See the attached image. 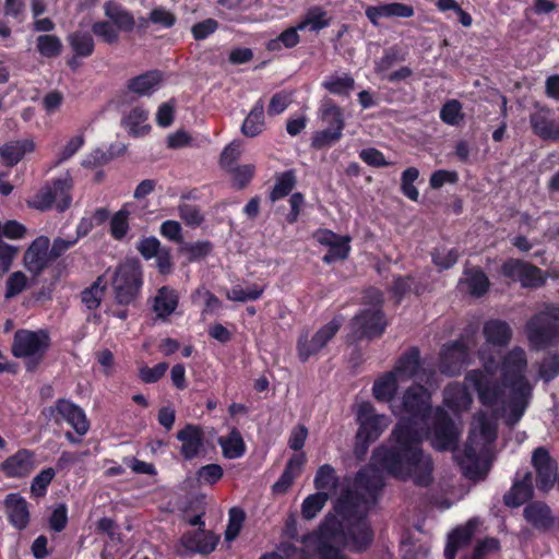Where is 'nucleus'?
Returning a JSON list of instances; mask_svg holds the SVG:
<instances>
[{
  "label": "nucleus",
  "mask_w": 559,
  "mask_h": 559,
  "mask_svg": "<svg viewBox=\"0 0 559 559\" xmlns=\"http://www.w3.org/2000/svg\"><path fill=\"white\" fill-rule=\"evenodd\" d=\"M263 290L264 288L257 284L250 285L246 288L240 285H236L227 292L226 297L233 301L246 302L259 299L262 296Z\"/></svg>",
  "instance_id": "obj_45"
},
{
  "label": "nucleus",
  "mask_w": 559,
  "mask_h": 559,
  "mask_svg": "<svg viewBox=\"0 0 559 559\" xmlns=\"http://www.w3.org/2000/svg\"><path fill=\"white\" fill-rule=\"evenodd\" d=\"M105 283L98 277L88 288L82 292V302L84 306L94 310L97 309L105 296Z\"/></svg>",
  "instance_id": "obj_44"
},
{
  "label": "nucleus",
  "mask_w": 559,
  "mask_h": 559,
  "mask_svg": "<svg viewBox=\"0 0 559 559\" xmlns=\"http://www.w3.org/2000/svg\"><path fill=\"white\" fill-rule=\"evenodd\" d=\"M105 15L120 31L129 32L134 27L132 14L115 2H107L105 4Z\"/></svg>",
  "instance_id": "obj_38"
},
{
  "label": "nucleus",
  "mask_w": 559,
  "mask_h": 559,
  "mask_svg": "<svg viewBox=\"0 0 559 559\" xmlns=\"http://www.w3.org/2000/svg\"><path fill=\"white\" fill-rule=\"evenodd\" d=\"M128 216L129 212L126 209H121L112 216L110 229L116 239H122L127 235L129 229Z\"/></svg>",
  "instance_id": "obj_56"
},
{
  "label": "nucleus",
  "mask_w": 559,
  "mask_h": 559,
  "mask_svg": "<svg viewBox=\"0 0 559 559\" xmlns=\"http://www.w3.org/2000/svg\"><path fill=\"white\" fill-rule=\"evenodd\" d=\"M148 112L142 107L132 108L122 119V123L128 132L138 138L147 134L151 126L146 122Z\"/></svg>",
  "instance_id": "obj_34"
},
{
  "label": "nucleus",
  "mask_w": 559,
  "mask_h": 559,
  "mask_svg": "<svg viewBox=\"0 0 559 559\" xmlns=\"http://www.w3.org/2000/svg\"><path fill=\"white\" fill-rule=\"evenodd\" d=\"M1 472L9 478H23L35 468L34 453L22 449L7 457L1 464Z\"/></svg>",
  "instance_id": "obj_19"
},
{
  "label": "nucleus",
  "mask_w": 559,
  "mask_h": 559,
  "mask_svg": "<svg viewBox=\"0 0 559 559\" xmlns=\"http://www.w3.org/2000/svg\"><path fill=\"white\" fill-rule=\"evenodd\" d=\"M218 443L227 459H238L245 453V442L237 429H233L227 437H221Z\"/></svg>",
  "instance_id": "obj_41"
},
{
  "label": "nucleus",
  "mask_w": 559,
  "mask_h": 559,
  "mask_svg": "<svg viewBox=\"0 0 559 559\" xmlns=\"http://www.w3.org/2000/svg\"><path fill=\"white\" fill-rule=\"evenodd\" d=\"M265 130L264 102L258 99L247 117L245 118L240 131L247 138H255Z\"/></svg>",
  "instance_id": "obj_30"
},
{
  "label": "nucleus",
  "mask_w": 559,
  "mask_h": 559,
  "mask_svg": "<svg viewBox=\"0 0 559 559\" xmlns=\"http://www.w3.org/2000/svg\"><path fill=\"white\" fill-rule=\"evenodd\" d=\"M425 436L426 430L423 428L399 423L391 432V444L374 449L371 463L357 473L355 492H341L338 508L345 518L347 540L356 549H361L373 540V531L367 514L376 504L383 487L379 467L394 478L412 480L416 486L427 487L432 483L433 462L430 454L421 448Z\"/></svg>",
  "instance_id": "obj_2"
},
{
  "label": "nucleus",
  "mask_w": 559,
  "mask_h": 559,
  "mask_svg": "<svg viewBox=\"0 0 559 559\" xmlns=\"http://www.w3.org/2000/svg\"><path fill=\"white\" fill-rule=\"evenodd\" d=\"M313 485L318 492L334 493L338 487V477L334 467L330 464L321 465L314 476Z\"/></svg>",
  "instance_id": "obj_36"
},
{
  "label": "nucleus",
  "mask_w": 559,
  "mask_h": 559,
  "mask_svg": "<svg viewBox=\"0 0 559 559\" xmlns=\"http://www.w3.org/2000/svg\"><path fill=\"white\" fill-rule=\"evenodd\" d=\"M559 374V355L548 354L539 365L538 376L545 382H549Z\"/></svg>",
  "instance_id": "obj_53"
},
{
  "label": "nucleus",
  "mask_w": 559,
  "mask_h": 559,
  "mask_svg": "<svg viewBox=\"0 0 559 559\" xmlns=\"http://www.w3.org/2000/svg\"><path fill=\"white\" fill-rule=\"evenodd\" d=\"M356 420L358 424L359 438L377 440L389 427L391 420L388 416L377 414L370 402H360L356 406Z\"/></svg>",
  "instance_id": "obj_11"
},
{
  "label": "nucleus",
  "mask_w": 559,
  "mask_h": 559,
  "mask_svg": "<svg viewBox=\"0 0 559 559\" xmlns=\"http://www.w3.org/2000/svg\"><path fill=\"white\" fill-rule=\"evenodd\" d=\"M349 237L340 236L331 247L329 252L322 258L323 262L330 264L338 260H345L350 251Z\"/></svg>",
  "instance_id": "obj_49"
},
{
  "label": "nucleus",
  "mask_w": 559,
  "mask_h": 559,
  "mask_svg": "<svg viewBox=\"0 0 559 559\" xmlns=\"http://www.w3.org/2000/svg\"><path fill=\"white\" fill-rule=\"evenodd\" d=\"M67 39L75 57L86 58L94 51V39L87 32H73L68 35Z\"/></svg>",
  "instance_id": "obj_39"
},
{
  "label": "nucleus",
  "mask_w": 559,
  "mask_h": 559,
  "mask_svg": "<svg viewBox=\"0 0 559 559\" xmlns=\"http://www.w3.org/2000/svg\"><path fill=\"white\" fill-rule=\"evenodd\" d=\"M4 507L11 524L22 530L29 521L28 503L19 493H9L4 500Z\"/></svg>",
  "instance_id": "obj_24"
},
{
  "label": "nucleus",
  "mask_w": 559,
  "mask_h": 559,
  "mask_svg": "<svg viewBox=\"0 0 559 559\" xmlns=\"http://www.w3.org/2000/svg\"><path fill=\"white\" fill-rule=\"evenodd\" d=\"M386 322L382 311L377 308H369L362 310L360 313L355 316L349 323L350 334L349 337L353 341L360 340L364 337H374L384 331Z\"/></svg>",
  "instance_id": "obj_13"
},
{
  "label": "nucleus",
  "mask_w": 559,
  "mask_h": 559,
  "mask_svg": "<svg viewBox=\"0 0 559 559\" xmlns=\"http://www.w3.org/2000/svg\"><path fill=\"white\" fill-rule=\"evenodd\" d=\"M35 144L32 140H17L0 146V157L9 167L15 166L26 153L33 152Z\"/></svg>",
  "instance_id": "obj_33"
},
{
  "label": "nucleus",
  "mask_w": 559,
  "mask_h": 559,
  "mask_svg": "<svg viewBox=\"0 0 559 559\" xmlns=\"http://www.w3.org/2000/svg\"><path fill=\"white\" fill-rule=\"evenodd\" d=\"M41 414L46 419L57 424L66 421L79 437L86 435L90 429V423L83 408L66 399L57 400L55 405L44 408Z\"/></svg>",
  "instance_id": "obj_9"
},
{
  "label": "nucleus",
  "mask_w": 559,
  "mask_h": 559,
  "mask_svg": "<svg viewBox=\"0 0 559 559\" xmlns=\"http://www.w3.org/2000/svg\"><path fill=\"white\" fill-rule=\"evenodd\" d=\"M73 182L71 176L67 173L52 182L43 186L34 195L26 200L29 207L38 211H47L53 204L59 211H64L71 204V189Z\"/></svg>",
  "instance_id": "obj_5"
},
{
  "label": "nucleus",
  "mask_w": 559,
  "mask_h": 559,
  "mask_svg": "<svg viewBox=\"0 0 559 559\" xmlns=\"http://www.w3.org/2000/svg\"><path fill=\"white\" fill-rule=\"evenodd\" d=\"M390 408L393 415L401 418L400 423L426 430L427 415L431 409L430 393L421 384L412 385Z\"/></svg>",
  "instance_id": "obj_3"
},
{
  "label": "nucleus",
  "mask_w": 559,
  "mask_h": 559,
  "mask_svg": "<svg viewBox=\"0 0 559 559\" xmlns=\"http://www.w3.org/2000/svg\"><path fill=\"white\" fill-rule=\"evenodd\" d=\"M160 241L156 237H146L139 241L136 249L141 255L150 260L154 258L162 250Z\"/></svg>",
  "instance_id": "obj_62"
},
{
  "label": "nucleus",
  "mask_w": 559,
  "mask_h": 559,
  "mask_svg": "<svg viewBox=\"0 0 559 559\" xmlns=\"http://www.w3.org/2000/svg\"><path fill=\"white\" fill-rule=\"evenodd\" d=\"M471 359V349L463 340H456L443 345L440 352L439 370L448 377L459 376L462 369L468 365Z\"/></svg>",
  "instance_id": "obj_12"
},
{
  "label": "nucleus",
  "mask_w": 559,
  "mask_h": 559,
  "mask_svg": "<svg viewBox=\"0 0 559 559\" xmlns=\"http://www.w3.org/2000/svg\"><path fill=\"white\" fill-rule=\"evenodd\" d=\"M224 471L218 464H207L198 471V480L201 484L213 485L223 477Z\"/></svg>",
  "instance_id": "obj_59"
},
{
  "label": "nucleus",
  "mask_w": 559,
  "mask_h": 559,
  "mask_svg": "<svg viewBox=\"0 0 559 559\" xmlns=\"http://www.w3.org/2000/svg\"><path fill=\"white\" fill-rule=\"evenodd\" d=\"M329 499L328 492H316L308 496L301 504V514L306 520L314 519Z\"/></svg>",
  "instance_id": "obj_42"
},
{
  "label": "nucleus",
  "mask_w": 559,
  "mask_h": 559,
  "mask_svg": "<svg viewBox=\"0 0 559 559\" xmlns=\"http://www.w3.org/2000/svg\"><path fill=\"white\" fill-rule=\"evenodd\" d=\"M306 457L304 453L294 454L287 462L285 469L273 485L275 493H285L294 480L301 474Z\"/></svg>",
  "instance_id": "obj_26"
},
{
  "label": "nucleus",
  "mask_w": 559,
  "mask_h": 559,
  "mask_svg": "<svg viewBox=\"0 0 559 559\" xmlns=\"http://www.w3.org/2000/svg\"><path fill=\"white\" fill-rule=\"evenodd\" d=\"M459 253L456 249H438L432 254V260L436 265L441 269H449L454 265L457 261Z\"/></svg>",
  "instance_id": "obj_63"
},
{
  "label": "nucleus",
  "mask_w": 559,
  "mask_h": 559,
  "mask_svg": "<svg viewBox=\"0 0 559 559\" xmlns=\"http://www.w3.org/2000/svg\"><path fill=\"white\" fill-rule=\"evenodd\" d=\"M532 463L536 469V486L542 491L552 488L557 479V462L549 455L545 448H537L533 452Z\"/></svg>",
  "instance_id": "obj_16"
},
{
  "label": "nucleus",
  "mask_w": 559,
  "mask_h": 559,
  "mask_svg": "<svg viewBox=\"0 0 559 559\" xmlns=\"http://www.w3.org/2000/svg\"><path fill=\"white\" fill-rule=\"evenodd\" d=\"M394 376L404 382L411 379L432 384L436 374L433 370H427L420 362V353L417 347L407 349L395 362L391 370Z\"/></svg>",
  "instance_id": "obj_10"
},
{
  "label": "nucleus",
  "mask_w": 559,
  "mask_h": 559,
  "mask_svg": "<svg viewBox=\"0 0 559 559\" xmlns=\"http://www.w3.org/2000/svg\"><path fill=\"white\" fill-rule=\"evenodd\" d=\"M533 132L543 140H559V119L545 107L537 108L530 117Z\"/></svg>",
  "instance_id": "obj_18"
},
{
  "label": "nucleus",
  "mask_w": 559,
  "mask_h": 559,
  "mask_svg": "<svg viewBox=\"0 0 559 559\" xmlns=\"http://www.w3.org/2000/svg\"><path fill=\"white\" fill-rule=\"evenodd\" d=\"M341 322L333 319L320 328L311 337L308 334L300 335L297 349L300 360L307 361L310 356L319 353L338 332Z\"/></svg>",
  "instance_id": "obj_14"
},
{
  "label": "nucleus",
  "mask_w": 559,
  "mask_h": 559,
  "mask_svg": "<svg viewBox=\"0 0 559 559\" xmlns=\"http://www.w3.org/2000/svg\"><path fill=\"white\" fill-rule=\"evenodd\" d=\"M177 439L181 442L180 453L185 460L197 457L203 450V432L197 425H186L177 432Z\"/></svg>",
  "instance_id": "obj_21"
},
{
  "label": "nucleus",
  "mask_w": 559,
  "mask_h": 559,
  "mask_svg": "<svg viewBox=\"0 0 559 559\" xmlns=\"http://www.w3.org/2000/svg\"><path fill=\"white\" fill-rule=\"evenodd\" d=\"M50 240L46 236L37 237L26 249L23 258L24 266L33 275H39L50 263Z\"/></svg>",
  "instance_id": "obj_17"
},
{
  "label": "nucleus",
  "mask_w": 559,
  "mask_h": 559,
  "mask_svg": "<svg viewBox=\"0 0 559 559\" xmlns=\"http://www.w3.org/2000/svg\"><path fill=\"white\" fill-rule=\"evenodd\" d=\"M245 514L241 510L233 508L229 510V521L225 531V539L227 542L234 540L240 532Z\"/></svg>",
  "instance_id": "obj_57"
},
{
  "label": "nucleus",
  "mask_w": 559,
  "mask_h": 559,
  "mask_svg": "<svg viewBox=\"0 0 559 559\" xmlns=\"http://www.w3.org/2000/svg\"><path fill=\"white\" fill-rule=\"evenodd\" d=\"M36 41L38 52L46 58L57 57L61 52L62 43L56 35H40Z\"/></svg>",
  "instance_id": "obj_48"
},
{
  "label": "nucleus",
  "mask_w": 559,
  "mask_h": 559,
  "mask_svg": "<svg viewBox=\"0 0 559 559\" xmlns=\"http://www.w3.org/2000/svg\"><path fill=\"white\" fill-rule=\"evenodd\" d=\"M217 542L218 538L214 534L200 528L195 532L183 534L180 545L183 548L182 554L199 552L207 555L215 549Z\"/></svg>",
  "instance_id": "obj_20"
},
{
  "label": "nucleus",
  "mask_w": 559,
  "mask_h": 559,
  "mask_svg": "<svg viewBox=\"0 0 559 559\" xmlns=\"http://www.w3.org/2000/svg\"><path fill=\"white\" fill-rule=\"evenodd\" d=\"M523 516L536 530L546 531L554 524L551 510L543 502L528 503L523 510Z\"/></svg>",
  "instance_id": "obj_27"
},
{
  "label": "nucleus",
  "mask_w": 559,
  "mask_h": 559,
  "mask_svg": "<svg viewBox=\"0 0 559 559\" xmlns=\"http://www.w3.org/2000/svg\"><path fill=\"white\" fill-rule=\"evenodd\" d=\"M527 269L531 272L533 271L531 269L530 263L518 260V259H509L508 261H506L502 264L501 272L506 277H508L514 282H519V278L521 277L522 272Z\"/></svg>",
  "instance_id": "obj_55"
},
{
  "label": "nucleus",
  "mask_w": 559,
  "mask_h": 559,
  "mask_svg": "<svg viewBox=\"0 0 559 559\" xmlns=\"http://www.w3.org/2000/svg\"><path fill=\"white\" fill-rule=\"evenodd\" d=\"M559 332V307L551 306L526 323L527 340L533 349L550 345Z\"/></svg>",
  "instance_id": "obj_7"
},
{
  "label": "nucleus",
  "mask_w": 559,
  "mask_h": 559,
  "mask_svg": "<svg viewBox=\"0 0 559 559\" xmlns=\"http://www.w3.org/2000/svg\"><path fill=\"white\" fill-rule=\"evenodd\" d=\"M464 275L465 277L460 284L466 285V289L472 296L480 297L488 290L489 280L481 270H466Z\"/></svg>",
  "instance_id": "obj_37"
},
{
  "label": "nucleus",
  "mask_w": 559,
  "mask_h": 559,
  "mask_svg": "<svg viewBox=\"0 0 559 559\" xmlns=\"http://www.w3.org/2000/svg\"><path fill=\"white\" fill-rule=\"evenodd\" d=\"M443 396L444 404L454 413L467 411L473 402L467 389L459 383L449 384L444 389Z\"/></svg>",
  "instance_id": "obj_32"
},
{
  "label": "nucleus",
  "mask_w": 559,
  "mask_h": 559,
  "mask_svg": "<svg viewBox=\"0 0 559 559\" xmlns=\"http://www.w3.org/2000/svg\"><path fill=\"white\" fill-rule=\"evenodd\" d=\"M433 421V448L437 450H454L461 435L457 425L440 407L435 412Z\"/></svg>",
  "instance_id": "obj_15"
},
{
  "label": "nucleus",
  "mask_w": 559,
  "mask_h": 559,
  "mask_svg": "<svg viewBox=\"0 0 559 559\" xmlns=\"http://www.w3.org/2000/svg\"><path fill=\"white\" fill-rule=\"evenodd\" d=\"M400 380L394 376L392 371H388L380 376L373 383L372 395L379 402L390 403L395 402L394 399Z\"/></svg>",
  "instance_id": "obj_31"
},
{
  "label": "nucleus",
  "mask_w": 559,
  "mask_h": 559,
  "mask_svg": "<svg viewBox=\"0 0 559 559\" xmlns=\"http://www.w3.org/2000/svg\"><path fill=\"white\" fill-rule=\"evenodd\" d=\"M301 31L297 28V25L294 27H289L282 32L276 38L271 39L267 43L269 50H280L282 46L286 48H293L298 45L300 38L298 32Z\"/></svg>",
  "instance_id": "obj_47"
},
{
  "label": "nucleus",
  "mask_w": 559,
  "mask_h": 559,
  "mask_svg": "<svg viewBox=\"0 0 559 559\" xmlns=\"http://www.w3.org/2000/svg\"><path fill=\"white\" fill-rule=\"evenodd\" d=\"M92 31L107 44H115L118 41V31L109 22L103 21L94 23Z\"/></svg>",
  "instance_id": "obj_60"
},
{
  "label": "nucleus",
  "mask_w": 559,
  "mask_h": 559,
  "mask_svg": "<svg viewBox=\"0 0 559 559\" xmlns=\"http://www.w3.org/2000/svg\"><path fill=\"white\" fill-rule=\"evenodd\" d=\"M478 524L479 521L477 519H471L465 526L457 527L449 535L448 543L444 548L445 559L455 558L457 548L469 542Z\"/></svg>",
  "instance_id": "obj_28"
},
{
  "label": "nucleus",
  "mask_w": 559,
  "mask_h": 559,
  "mask_svg": "<svg viewBox=\"0 0 559 559\" xmlns=\"http://www.w3.org/2000/svg\"><path fill=\"white\" fill-rule=\"evenodd\" d=\"M322 86L335 95H348L355 86L354 79L347 74H331L322 82Z\"/></svg>",
  "instance_id": "obj_40"
},
{
  "label": "nucleus",
  "mask_w": 559,
  "mask_h": 559,
  "mask_svg": "<svg viewBox=\"0 0 559 559\" xmlns=\"http://www.w3.org/2000/svg\"><path fill=\"white\" fill-rule=\"evenodd\" d=\"M329 24L330 19L328 17V12L321 7H312L307 10L300 22L297 24V28L318 33L328 27Z\"/></svg>",
  "instance_id": "obj_35"
},
{
  "label": "nucleus",
  "mask_w": 559,
  "mask_h": 559,
  "mask_svg": "<svg viewBox=\"0 0 559 559\" xmlns=\"http://www.w3.org/2000/svg\"><path fill=\"white\" fill-rule=\"evenodd\" d=\"M56 473L51 467L43 469L38 475H36L31 484V492L35 497H43L46 495L47 487L53 479Z\"/></svg>",
  "instance_id": "obj_54"
},
{
  "label": "nucleus",
  "mask_w": 559,
  "mask_h": 559,
  "mask_svg": "<svg viewBox=\"0 0 559 559\" xmlns=\"http://www.w3.org/2000/svg\"><path fill=\"white\" fill-rule=\"evenodd\" d=\"M318 115L324 129L314 134L312 145L323 148L333 145L342 138L345 121L342 108L329 97L320 102Z\"/></svg>",
  "instance_id": "obj_6"
},
{
  "label": "nucleus",
  "mask_w": 559,
  "mask_h": 559,
  "mask_svg": "<svg viewBox=\"0 0 559 559\" xmlns=\"http://www.w3.org/2000/svg\"><path fill=\"white\" fill-rule=\"evenodd\" d=\"M533 496V479L530 472H525L522 476L516 474V480L512 488L503 496L506 506L518 508Z\"/></svg>",
  "instance_id": "obj_22"
},
{
  "label": "nucleus",
  "mask_w": 559,
  "mask_h": 559,
  "mask_svg": "<svg viewBox=\"0 0 559 559\" xmlns=\"http://www.w3.org/2000/svg\"><path fill=\"white\" fill-rule=\"evenodd\" d=\"M27 276L21 271L13 272L5 282V299H11L17 296L19 294L24 292L27 288Z\"/></svg>",
  "instance_id": "obj_52"
},
{
  "label": "nucleus",
  "mask_w": 559,
  "mask_h": 559,
  "mask_svg": "<svg viewBox=\"0 0 559 559\" xmlns=\"http://www.w3.org/2000/svg\"><path fill=\"white\" fill-rule=\"evenodd\" d=\"M142 286V271L136 261L121 263L112 280L115 298L120 305H130L138 296Z\"/></svg>",
  "instance_id": "obj_8"
},
{
  "label": "nucleus",
  "mask_w": 559,
  "mask_h": 559,
  "mask_svg": "<svg viewBox=\"0 0 559 559\" xmlns=\"http://www.w3.org/2000/svg\"><path fill=\"white\" fill-rule=\"evenodd\" d=\"M163 82V74L157 70L147 71L128 81V90L139 96H150Z\"/></svg>",
  "instance_id": "obj_25"
},
{
  "label": "nucleus",
  "mask_w": 559,
  "mask_h": 559,
  "mask_svg": "<svg viewBox=\"0 0 559 559\" xmlns=\"http://www.w3.org/2000/svg\"><path fill=\"white\" fill-rule=\"evenodd\" d=\"M179 304V295L177 290L163 286L160 287L153 301V310L157 318L166 319L175 312Z\"/></svg>",
  "instance_id": "obj_29"
},
{
  "label": "nucleus",
  "mask_w": 559,
  "mask_h": 559,
  "mask_svg": "<svg viewBox=\"0 0 559 559\" xmlns=\"http://www.w3.org/2000/svg\"><path fill=\"white\" fill-rule=\"evenodd\" d=\"M50 346V336L45 330H17L14 334L12 354L25 361L28 370L35 369Z\"/></svg>",
  "instance_id": "obj_4"
},
{
  "label": "nucleus",
  "mask_w": 559,
  "mask_h": 559,
  "mask_svg": "<svg viewBox=\"0 0 559 559\" xmlns=\"http://www.w3.org/2000/svg\"><path fill=\"white\" fill-rule=\"evenodd\" d=\"M17 253V247L0 240V275L9 272Z\"/></svg>",
  "instance_id": "obj_58"
},
{
  "label": "nucleus",
  "mask_w": 559,
  "mask_h": 559,
  "mask_svg": "<svg viewBox=\"0 0 559 559\" xmlns=\"http://www.w3.org/2000/svg\"><path fill=\"white\" fill-rule=\"evenodd\" d=\"M463 118L462 104L456 99L447 102L440 110V119L449 126H457Z\"/></svg>",
  "instance_id": "obj_51"
},
{
  "label": "nucleus",
  "mask_w": 559,
  "mask_h": 559,
  "mask_svg": "<svg viewBox=\"0 0 559 559\" xmlns=\"http://www.w3.org/2000/svg\"><path fill=\"white\" fill-rule=\"evenodd\" d=\"M483 369L469 371L465 382L478 396L479 402L492 414L479 412L474 416L467 441L462 450L454 451V457L469 479H480L489 471L492 445L497 438V419L513 427L516 425L533 399L534 384L526 377L528 367L526 352L514 346L501 358V381L496 373L491 357L479 352Z\"/></svg>",
  "instance_id": "obj_1"
},
{
  "label": "nucleus",
  "mask_w": 559,
  "mask_h": 559,
  "mask_svg": "<svg viewBox=\"0 0 559 559\" xmlns=\"http://www.w3.org/2000/svg\"><path fill=\"white\" fill-rule=\"evenodd\" d=\"M404 57L396 47H390L384 50L382 57L374 62V71L385 79L388 71L397 62L403 61Z\"/></svg>",
  "instance_id": "obj_46"
},
{
  "label": "nucleus",
  "mask_w": 559,
  "mask_h": 559,
  "mask_svg": "<svg viewBox=\"0 0 559 559\" xmlns=\"http://www.w3.org/2000/svg\"><path fill=\"white\" fill-rule=\"evenodd\" d=\"M295 185L296 177L293 171H285L278 175L270 194L271 201L275 202L288 195L294 189Z\"/></svg>",
  "instance_id": "obj_43"
},
{
  "label": "nucleus",
  "mask_w": 559,
  "mask_h": 559,
  "mask_svg": "<svg viewBox=\"0 0 559 559\" xmlns=\"http://www.w3.org/2000/svg\"><path fill=\"white\" fill-rule=\"evenodd\" d=\"M486 343L495 347H506L512 340L513 331L507 321L490 319L483 326Z\"/></svg>",
  "instance_id": "obj_23"
},
{
  "label": "nucleus",
  "mask_w": 559,
  "mask_h": 559,
  "mask_svg": "<svg viewBox=\"0 0 559 559\" xmlns=\"http://www.w3.org/2000/svg\"><path fill=\"white\" fill-rule=\"evenodd\" d=\"M418 177L419 171L416 167H408L402 174L401 190L403 194L412 201H417L419 198V192L414 186V182L418 179Z\"/></svg>",
  "instance_id": "obj_50"
},
{
  "label": "nucleus",
  "mask_w": 559,
  "mask_h": 559,
  "mask_svg": "<svg viewBox=\"0 0 559 559\" xmlns=\"http://www.w3.org/2000/svg\"><path fill=\"white\" fill-rule=\"evenodd\" d=\"M85 138L83 133L72 136L58 154V163H63L71 158L84 144Z\"/></svg>",
  "instance_id": "obj_61"
},
{
  "label": "nucleus",
  "mask_w": 559,
  "mask_h": 559,
  "mask_svg": "<svg viewBox=\"0 0 559 559\" xmlns=\"http://www.w3.org/2000/svg\"><path fill=\"white\" fill-rule=\"evenodd\" d=\"M148 20L153 24H158L162 27L169 28L176 22V16L165 8L158 7L151 11Z\"/></svg>",
  "instance_id": "obj_64"
}]
</instances>
